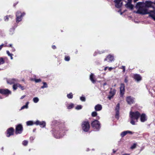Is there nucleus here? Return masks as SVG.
<instances>
[{"label": "nucleus", "mask_w": 155, "mask_h": 155, "mask_svg": "<svg viewBox=\"0 0 155 155\" xmlns=\"http://www.w3.org/2000/svg\"><path fill=\"white\" fill-rule=\"evenodd\" d=\"M35 129L34 130H33V131H34H34H35Z\"/></svg>", "instance_id": "54"}, {"label": "nucleus", "mask_w": 155, "mask_h": 155, "mask_svg": "<svg viewBox=\"0 0 155 155\" xmlns=\"http://www.w3.org/2000/svg\"><path fill=\"white\" fill-rule=\"evenodd\" d=\"M43 85L41 87V88H47L48 87L47 84L46 82H43Z\"/></svg>", "instance_id": "27"}, {"label": "nucleus", "mask_w": 155, "mask_h": 155, "mask_svg": "<svg viewBox=\"0 0 155 155\" xmlns=\"http://www.w3.org/2000/svg\"><path fill=\"white\" fill-rule=\"evenodd\" d=\"M97 115V113L96 111H94L92 113L91 115L92 117H94Z\"/></svg>", "instance_id": "28"}, {"label": "nucleus", "mask_w": 155, "mask_h": 155, "mask_svg": "<svg viewBox=\"0 0 155 155\" xmlns=\"http://www.w3.org/2000/svg\"><path fill=\"white\" fill-rule=\"evenodd\" d=\"M25 97V95H24L22 96L21 98V99H23L24 97Z\"/></svg>", "instance_id": "46"}, {"label": "nucleus", "mask_w": 155, "mask_h": 155, "mask_svg": "<svg viewBox=\"0 0 155 155\" xmlns=\"http://www.w3.org/2000/svg\"><path fill=\"white\" fill-rule=\"evenodd\" d=\"M115 92L116 90L115 89H111L110 91V95L113 96L114 95Z\"/></svg>", "instance_id": "22"}, {"label": "nucleus", "mask_w": 155, "mask_h": 155, "mask_svg": "<svg viewBox=\"0 0 155 155\" xmlns=\"http://www.w3.org/2000/svg\"><path fill=\"white\" fill-rule=\"evenodd\" d=\"M81 127L84 131H88L90 128L89 123L87 121H83L81 124Z\"/></svg>", "instance_id": "4"}, {"label": "nucleus", "mask_w": 155, "mask_h": 155, "mask_svg": "<svg viewBox=\"0 0 155 155\" xmlns=\"http://www.w3.org/2000/svg\"><path fill=\"white\" fill-rule=\"evenodd\" d=\"M26 124L27 125H32L33 124V122L32 121H27L26 122Z\"/></svg>", "instance_id": "25"}, {"label": "nucleus", "mask_w": 155, "mask_h": 155, "mask_svg": "<svg viewBox=\"0 0 155 155\" xmlns=\"http://www.w3.org/2000/svg\"><path fill=\"white\" fill-rule=\"evenodd\" d=\"M25 15V13H21L19 11H18L16 14V22H18L21 21V18Z\"/></svg>", "instance_id": "6"}, {"label": "nucleus", "mask_w": 155, "mask_h": 155, "mask_svg": "<svg viewBox=\"0 0 155 155\" xmlns=\"http://www.w3.org/2000/svg\"><path fill=\"white\" fill-rule=\"evenodd\" d=\"M98 119H99V117H98Z\"/></svg>", "instance_id": "56"}, {"label": "nucleus", "mask_w": 155, "mask_h": 155, "mask_svg": "<svg viewBox=\"0 0 155 155\" xmlns=\"http://www.w3.org/2000/svg\"><path fill=\"white\" fill-rule=\"evenodd\" d=\"M125 86L123 84H120V96L122 97L125 92Z\"/></svg>", "instance_id": "10"}, {"label": "nucleus", "mask_w": 155, "mask_h": 155, "mask_svg": "<svg viewBox=\"0 0 155 155\" xmlns=\"http://www.w3.org/2000/svg\"><path fill=\"white\" fill-rule=\"evenodd\" d=\"M114 60L113 56L111 55H109L104 59V61H107L108 62H110Z\"/></svg>", "instance_id": "16"}, {"label": "nucleus", "mask_w": 155, "mask_h": 155, "mask_svg": "<svg viewBox=\"0 0 155 155\" xmlns=\"http://www.w3.org/2000/svg\"><path fill=\"white\" fill-rule=\"evenodd\" d=\"M124 82H125V83H127V82H128V80H127V79L126 78L125 79V80H124Z\"/></svg>", "instance_id": "44"}, {"label": "nucleus", "mask_w": 155, "mask_h": 155, "mask_svg": "<svg viewBox=\"0 0 155 155\" xmlns=\"http://www.w3.org/2000/svg\"><path fill=\"white\" fill-rule=\"evenodd\" d=\"M4 63V61L2 58H0V65L3 64Z\"/></svg>", "instance_id": "29"}, {"label": "nucleus", "mask_w": 155, "mask_h": 155, "mask_svg": "<svg viewBox=\"0 0 155 155\" xmlns=\"http://www.w3.org/2000/svg\"><path fill=\"white\" fill-rule=\"evenodd\" d=\"M136 8L137 9L136 13L142 15L149 14V16L155 21V13L154 11H150L148 12L147 8L144 6V3L141 2L137 3Z\"/></svg>", "instance_id": "1"}, {"label": "nucleus", "mask_w": 155, "mask_h": 155, "mask_svg": "<svg viewBox=\"0 0 155 155\" xmlns=\"http://www.w3.org/2000/svg\"><path fill=\"white\" fill-rule=\"evenodd\" d=\"M108 67H105V68H104V70L105 71H106L107 69L108 68Z\"/></svg>", "instance_id": "48"}, {"label": "nucleus", "mask_w": 155, "mask_h": 155, "mask_svg": "<svg viewBox=\"0 0 155 155\" xmlns=\"http://www.w3.org/2000/svg\"><path fill=\"white\" fill-rule=\"evenodd\" d=\"M33 101L34 103H37L39 101V99L37 97H35L33 98Z\"/></svg>", "instance_id": "26"}, {"label": "nucleus", "mask_w": 155, "mask_h": 155, "mask_svg": "<svg viewBox=\"0 0 155 155\" xmlns=\"http://www.w3.org/2000/svg\"><path fill=\"white\" fill-rule=\"evenodd\" d=\"M23 130V128L22 125L21 124L18 125L16 128L15 133L17 134L21 133Z\"/></svg>", "instance_id": "7"}, {"label": "nucleus", "mask_w": 155, "mask_h": 155, "mask_svg": "<svg viewBox=\"0 0 155 155\" xmlns=\"http://www.w3.org/2000/svg\"><path fill=\"white\" fill-rule=\"evenodd\" d=\"M115 152H116V151H114V150H113V152H114V153H115Z\"/></svg>", "instance_id": "52"}, {"label": "nucleus", "mask_w": 155, "mask_h": 155, "mask_svg": "<svg viewBox=\"0 0 155 155\" xmlns=\"http://www.w3.org/2000/svg\"><path fill=\"white\" fill-rule=\"evenodd\" d=\"M90 79L93 83L95 82V80L94 79V75L93 74H91L90 76Z\"/></svg>", "instance_id": "21"}, {"label": "nucleus", "mask_w": 155, "mask_h": 155, "mask_svg": "<svg viewBox=\"0 0 155 155\" xmlns=\"http://www.w3.org/2000/svg\"><path fill=\"white\" fill-rule=\"evenodd\" d=\"M65 60L66 61H68V57H65Z\"/></svg>", "instance_id": "47"}, {"label": "nucleus", "mask_w": 155, "mask_h": 155, "mask_svg": "<svg viewBox=\"0 0 155 155\" xmlns=\"http://www.w3.org/2000/svg\"><path fill=\"white\" fill-rule=\"evenodd\" d=\"M140 116V114L138 111H130L129 115L130 120V123L133 125H135V123L138 121Z\"/></svg>", "instance_id": "3"}, {"label": "nucleus", "mask_w": 155, "mask_h": 155, "mask_svg": "<svg viewBox=\"0 0 155 155\" xmlns=\"http://www.w3.org/2000/svg\"><path fill=\"white\" fill-rule=\"evenodd\" d=\"M91 124L92 127L97 130H99L100 128V124L97 120H95L93 121Z\"/></svg>", "instance_id": "5"}, {"label": "nucleus", "mask_w": 155, "mask_h": 155, "mask_svg": "<svg viewBox=\"0 0 155 155\" xmlns=\"http://www.w3.org/2000/svg\"><path fill=\"white\" fill-rule=\"evenodd\" d=\"M136 145L135 144H134L132 146H131L130 148L131 149H134L136 147Z\"/></svg>", "instance_id": "38"}, {"label": "nucleus", "mask_w": 155, "mask_h": 155, "mask_svg": "<svg viewBox=\"0 0 155 155\" xmlns=\"http://www.w3.org/2000/svg\"><path fill=\"white\" fill-rule=\"evenodd\" d=\"M35 124L36 125H39L41 127H44L46 125V123L44 121L41 122L39 120H37L35 122Z\"/></svg>", "instance_id": "11"}, {"label": "nucleus", "mask_w": 155, "mask_h": 155, "mask_svg": "<svg viewBox=\"0 0 155 155\" xmlns=\"http://www.w3.org/2000/svg\"><path fill=\"white\" fill-rule=\"evenodd\" d=\"M126 101L129 104H131L134 102V99L130 96L127 97Z\"/></svg>", "instance_id": "8"}, {"label": "nucleus", "mask_w": 155, "mask_h": 155, "mask_svg": "<svg viewBox=\"0 0 155 155\" xmlns=\"http://www.w3.org/2000/svg\"><path fill=\"white\" fill-rule=\"evenodd\" d=\"M122 68L123 69V71L124 72L125 71V67L124 66H122Z\"/></svg>", "instance_id": "40"}, {"label": "nucleus", "mask_w": 155, "mask_h": 155, "mask_svg": "<svg viewBox=\"0 0 155 155\" xmlns=\"http://www.w3.org/2000/svg\"><path fill=\"white\" fill-rule=\"evenodd\" d=\"M18 80L17 79H7V82L8 84H15V83L17 82Z\"/></svg>", "instance_id": "12"}, {"label": "nucleus", "mask_w": 155, "mask_h": 155, "mask_svg": "<svg viewBox=\"0 0 155 155\" xmlns=\"http://www.w3.org/2000/svg\"><path fill=\"white\" fill-rule=\"evenodd\" d=\"M75 108L77 110L81 109L82 108V106L81 105H78Z\"/></svg>", "instance_id": "32"}, {"label": "nucleus", "mask_w": 155, "mask_h": 155, "mask_svg": "<svg viewBox=\"0 0 155 155\" xmlns=\"http://www.w3.org/2000/svg\"><path fill=\"white\" fill-rule=\"evenodd\" d=\"M132 0H115V6L117 8H120L122 6L123 2L124 1L126 4L125 5L126 8L132 9L133 8L134 6L131 4ZM138 0H134V2H136Z\"/></svg>", "instance_id": "2"}, {"label": "nucleus", "mask_w": 155, "mask_h": 155, "mask_svg": "<svg viewBox=\"0 0 155 155\" xmlns=\"http://www.w3.org/2000/svg\"><path fill=\"white\" fill-rule=\"evenodd\" d=\"M122 155H130V154L128 153H124Z\"/></svg>", "instance_id": "49"}, {"label": "nucleus", "mask_w": 155, "mask_h": 155, "mask_svg": "<svg viewBox=\"0 0 155 155\" xmlns=\"http://www.w3.org/2000/svg\"><path fill=\"white\" fill-rule=\"evenodd\" d=\"M0 93L4 94H11V91L8 89H0Z\"/></svg>", "instance_id": "13"}, {"label": "nucleus", "mask_w": 155, "mask_h": 155, "mask_svg": "<svg viewBox=\"0 0 155 155\" xmlns=\"http://www.w3.org/2000/svg\"><path fill=\"white\" fill-rule=\"evenodd\" d=\"M28 143V142L27 140H24L22 142V144L24 146H26L27 145Z\"/></svg>", "instance_id": "31"}, {"label": "nucleus", "mask_w": 155, "mask_h": 155, "mask_svg": "<svg viewBox=\"0 0 155 155\" xmlns=\"http://www.w3.org/2000/svg\"><path fill=\"white\" fill-rule=\"evenodd\" d=\"M113 97V96L110 95L108 97V98L110 100Z\"/></svg>", "instance_id": "41"}, {"label": "nucleus", "mask_w": 155, "mask_h": 155, "mask_svg": "<svg viewBox=\"0 0 155 155\" xmlns=\"http://www.w3.org/2000/svg\"><path fill=\"white\" fill-rule=\"evenodd\" d=\"M122 13H120V15H122Z\"/></svg>", "instance_id": "57"}, {"label": "nucleus", "mask_w": 155, "mask_h": 155, "mask_svg": "<svg viewBox=\"0 0 155 155\" xmlns=\"http://www.w3.org/2000/svg\"><path fill=\"white\" fill-rule=\"evenodd\" d=\"M102 109V106L100 104H97L95 107V109L96 111H100Z\"/></svg>", "instance_id": "20"}, {"label": "nucleus", "mask_w": 155, "mask_h": 155, "mask_svg": "<svg viewBox=\"0 0 155 155\" xmlns=\"http://www.w3.org/2000/svg\"><path fill=\"white\" fill-rule=\"evenodd\" d=\"M74 106L73 104H71L69 106H68V108L70 109L72 108Z\"/></svg>", "instance_id": "39"}, {"label": "nucleus", "mask_w": 155, "mask_h": 155, "mask_svg": "<svg viewBox=\"0 0 155 155\" xmlns=\"http://www.w3.org/2000/svg\"><path fill=\"white\" fill-rule=\"evenodd\" d=\"M35 129L34 130H33V131H34H34H35Z\"/></svg>", "instance_id": "55"}, {"label": "nucleus", "mask_w": 155, "mask_h": 155, "mask_svg": "<svg viewBox=\"0 0 155 155\" xmlns=\"http://www.w3.org/2000/svg\"><path fill=\"white\" fill-rule=\"evenodd\" d=\"M12 44H10L9 45V46L10 47H12Z\"/></svg>", "instance_id": "51"}, {"label": "nucleus", "mask_w": 155, "mask_h": 155, "mask_svg": "<svg viewBox=\"0 0 155 155\" xmlns=\"http://www.w3.org/2000/svg\"><path fill=\"white\" fill-rule=\"evenodd\" d=\"M140 120L141 122H143L147 120V116L144 114H142L141 115H140Z\"/></svg>", "instance_id": "15"}, {"label": "nucleus", "mask_w": 155, "mask_h": 155, "mask_svg": "<svg viewBox=\"0 0 155 155\" xmlns=\"http://www.w3.org/2000/svg\"><path fill=\"white\" fill-rule=\"evenodd\" d=\"M106 84V83H105L104 84V85H105Z\"/></svg>", "instance_id": "53"}, {"label": "nucleus", "mask_w": 155, "mask_h": 155, "mask_svg": "<svg viewBox=\"0 0 155 155\" xmlns=\"http://www.w3.org/2000/svg\"><path fill=\"white\" fill-rule=\"evenodd\" d=\"M67 96L68 97V94L67 95Z\"/></svg>", "instance_id": "59"}, {"label": "nucleus", "mask_w": 155, "mask_h": 155, "mask_svg": "<svg viewBox=\"0 0 155 155\" xmlns=\"http://www.w3.org/2000/svg\"><path fill=\"white\" fill-rule=\"evenodd\" d=\"M120 108V104H118L116 107L115 109V111H116V115L115 117L116 118L118 119L119 117V110Z\"/></svg>", "instance_id": "14"}, {"label": "nucleus", "mask_w": 155, "mask_h": 155, "mask_svg": "<svg viewBox=\"0 0 155 155\" xmlns=\"http://www.w3.org/2000/svg\"><path fill=\"white\" fill-rule=\"evenodd\" d=\"M52 47L53 49H55L56 48V47L55 45H53Z\"/></svg>", "instance_id": "45"}, {"label": "nucleus", "mask_w": 155, "mask_h": 155, "mask_svg": "<svg viewBox=\"0 0 155 155\" xmlns=\"http://www.w3.org/2000/svg\"><path fill=\"white\" fill-rule=\"evenodd\" d=\"M34 81L36 83H38V82H40L41 81V80L40 79H35Z\"/></svg>", "instance_id": "34"}, {"label": "nucleus", "mask_w": 155, "mask_h": 155, "mask_svg": "<svg viewBox=\"0 0 155 155\" xmlns=\"http://www.w3.org/2000/svg\"><path fill=\"white\" fill-rule=\"evenodd\" d=\"M134 79L137 81H139L141 80V77L139 74H135L134 76Z\"/></svg>", "instance_id": "19"}, {"label": "nucleus", "mask_w": 155, "mask_h": 155, "mask_svg": "<svg viewBox=\"0 0 155 155\" xmlns=\"http://www.w3.org/2000/svg\"><path fill=\"white\" fill-rule=\"evenodd\" d=\"M73 98V94L72 93H71L68 94V98Z\"/></svg>", "instance_id": "36"}, {"label": "nucleus", "mask_w": 155, "mask_h": 155, "mask_svg": "<svg viewBox=\"0 0 155 155\" xmlns=\"http://www.w3.org/2000/svg\"><path fill=\"white\" fill-rule=\"evenodd\" d=\"M10 17V15L6 16L4 17V19L5 21H8V18Z\"/></svg>", "instance_id": "33"}, {"label": "nucleus", "mask_w": 155, "mask_h": 155, "mask_svg": "<svg viewBox=\"0 0 155 155\" xmlns=\"http://www.w3.org/2000/svg\"><path fill=\"white\" fill-rule=\"evenodd\" d=\"M10 57H11V59H13L12 56H11Z\"/></svg>", "instance_id": "50"}, {"label": "nucleus", "mask_w": 155, "mask_h": 155, "mask_svg": "<svg viewBox=\"0 0 155 155\" xmlns=\"http://www.w3.org/2000/svg\"><path fill=\"white\" fill-rule=\"evenodd\" d=\"M108 70L110 71L112 69H113L114 68H112V67H108Z\"/></svg>", "instance_id": "42"}, {"label": "nucleus", "mask_w": 155, "mask_h": 155, "mask_svg": "<svg viewBox=\"0 0 155 155\" xmlns=\"http://www.w3.org/2000/svg\"><path fill=\"white\" fill-rule=\"evenodd\" d=\"M133 133V132L129 130H126L122 132L120 134V136L122 137H123L127 134H132Z\"/></svg>", "instance_id": "17"}, {"label": "nucleus", "mask_w": 155, "mask_h": 155, "mask_svg": "<svg viewBox=\"0 0 155 155\" xmlns=\"http://www.w3.org/2000/svg\"><path fill=\"white\" fill-rule=\"evenodd\" d=\"M29 104V102H28L26 103V104L25 105L23 106L21 108L20 110H22L23 109H24L25 108H28V105Z\"/></svg>", "instance_id": "23"}, {"label": "nucleus", "mask_w": 155, "mask_h": 155, "mask_svg": "<svg viewBox=\"0 0 155 155\" xmlns=\"http://www.w3.org/2000/svg\"><path fill=\"white\" fill-rule=\"evenodd\" d=\"M80 100L82 101H85V98L84 97H80Z\"/></svg>", "instance_id": "35"}, {"label": "nucleus", "mask_w": 155, "mask_h": 155, "mask_svg": "<svg viewBox=\"0 0 155 155\" xmlns=\"http://www.w3.org/2000/svg\"><path fill=\"white\" fill-rule=\"evenodd\" d=\"M14 129L13 128L11 127L8 129L7 131V137H9L10 136L13 135Z\"/></svg>", "instance_id": "9"}, {"label": "nucleus", "mask_w": 155, "mask_h": 155, "mask_svg": "<svg viewBox=\"0 0 155 155\" xmlns=\"http://www.w3.org/2000/svg\"><path fill=\"white\" fill-rule=\"evenodd\" d=\"M18 87L20 88L22 90H23L25 89L23 86H22L20 84H18Z\"/></svg>", "instance_id": "30"}, {"label": "nucleus", "mask_w": 155, "mask_h": 155, "mask_svg": "<svg viewBox=\"0 0 155 155\" xmlns=\"http://www.w3.org/2000/svg\"><path fill=\"white\" fill-rule=\"evenodd\" d=\"M68 61H69V58H68Z\"/></svg>", "instance_id": "58"}, {"label": "nucleus", "mask_w": 155, "mask_h": 155, "mask_svg": "<svg viewBox=\"0 0 155 155\" xmlns=\"http://www.w3.org/2000/svg\"><path fill=\"white\" fill-rule=\"evenodd\" d=\"M153 3L152 2L149 1H146L144 3L145 7H150L152 6Z\"/></svg>", "instance_id": "18"}, {"label": "nucleus", "mask_w": 155, "mask_h": 155, "mask_svg": "<svg viewBox=\"0 0 155 155\" xmlns=\"http://www.w3.org/2000/svg\"><path fill=\"white\" fill-rule=\"evenodd\" d=\"M6 53L9 56H13V54L10 53L9 51H6Z\"/></svg>", "instance_id": "37"}, {"label": "nucleus", "mask_w": 155, "mask_h": 155, "mask_svg": "<svg viewBox=\"0 0 155 155\" xmlns=\"http://www.w3.org/2000/svg\"><path fill=\"white\" fill-rule=\"evenodd\" d=\"M3 45V44H2V45H0V51L2 49V48Z\"/></svg>", "instance_id": "43"}, {"label": "nucleus", "mask_w": 155, "mask_h": 155, "mask_svg": "<svg viewBox=\"0 0 155 155\" xmlns=\"http://www.w3.org/2000/svg\"><path fill=\"white\" fill-rule=\"evenodd\" d=\"M18 83L14 84L13 86V88L14 90H16L18 87Z\"/></svg>", "instance_id": "24"}]
</instances>
